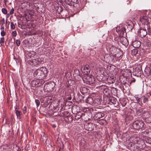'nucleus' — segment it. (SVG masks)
Instances as JSON below:
<instances>
[{
  "mask_svg": "<svg viewBox=\"0 0 151 151\" xmlns=\"http://www.w3.org/2000/svg\"><path fill=\"white\" fill-rule=\"evenodd\" d=\"M48 71L45 67H42L36 70L34 73V76L36 78H42L45 76Z\"/></svg>",
  "mask_w": 151,
  "mask_h": 151,
  "instance_id": "f257e3e1",
  "label": "nucleus"
},
{
  "mask_svg": "<svg viewBox=\"0 0 151 151\" xmlns=\"http://www.w3.org/2000/svg\"><path fill=\"white\" fill-rule=\"evenodd\" d=\"M130 141H132L134 144V146L136 147L135 151H147L145 150H140L141 147L140 143L142 140L136 136L131 137L129 139Z\"/></svg>",
  "mask_w": 151,
  "mask_h": 151,
  "instance_id": "f03ea898",
  "label": "nucleus"
},
{
  "mask_svg": "<svg viewBox=\"0 0 151 151\" xmlns=\"http://www.w3.org/2000/svg\"><path fill=\"white\" fill-rule=\"evenodd\" d=\"M82 79L84 83L88 85H92L95 82L94 77L92 75H84Z\"/></svg>",
  "mask_w": 151,
  "mask_h": 151,
  "instance_id": "7ed1b4c3",
  "label": "nucleus"
},
{
  "mask_svg": "<svg viewBox=\"0 0 151 151\" xmlns=\"http://www.w3.org/2000/svg\"><path fill=\"white\" fill-rule=\"evenodd\" d=\"M141 113L144 117L146 122L147 123L151 122V114L147 111H145L144 109H141L138 111Z\"/></svg>",
  "mask_w": 151,
  "mask_h": 151,
  "instance_id": "20e7f679",
  "label": "nucleus"
},
{
  "mask_svg": "<svg viewBox=\"0 0 151 151\" xmlns=\"http://www.w3.org/2000/svg\"><path fill=\"white\" fill-rule=\"evenodd\" d=\"M144 124L141 121H136L133 122L132 126L136 129H141L144 126Z\"/></svg>",
  "mask_w": 151,
  "mask_h": 151,
  "instance_id": "39448f33",
  "label": "nucleus"
},
{
  "mask_svg": "<svg viewBox=\"0 0 151 151\" xmlns=\"http://www.w3.org/2000/svg\"><path fill=\"white\" fill-rule=\"evenodd\" d=\"M81 70L84 75H88L90 72L91 67L88 65L86 64L82 66Z\"/></svg>",
  "mask_w": 151,
  "mask_h": 151,
  "instance_id": "423d86ee",
  "label": "nucleus"
},
{
  "mask_svg": "<svg viewBox=\"0 0 151 151\" xmlns=\"http://www.w3.org/2000/svg\"><path fill=\"white\" fill-rule=\"evenodd\" d=\"M140 21L142 24L148 25L150 22L148 18L146 16H142L140 18Z\"/></svg>",
  "mask_w": 151,
  "mask_h": 151,
  "instance_id": "0eeeda50",
  "label": "nucleus"
},
{
  "mask_svg": "<svg viewBox=\"0 0 151 151\" xmlns=\"http://www.w3.org/2000/svg\"><path fill=\"white\" fill-rule=\"evenodd\" d=\"M104 58L106 62L109 63L113 61L114 59V56L112 55L106 54L105 55Z\"/></svg>",
  "mask_w": 151,
  "mask_h": 151,
  "instance_id": "6e6552de",
  "label": "nucleus"
},
{
  "mask_svg": "<svg viewBox=\"0 0 151 151\" xmlns=\"http://www.w3.org/2000/svg\"><path fill=\"white\" fill-rule=\"evenodd\" d=\"M109 50L111 54H114V55L116 56L117 53L116 52H121V50L119 49H117L116 47L112 46L109 49Z\"/></svg>",
  "mask_w": 151,
  "mask_h": 151,
  "instance_id": "1a4fd4ad",
  "label": "nucleus"
},
{
  "mask_svg": "<svg viewBox=\"0 0 151 151\" xmlns=\"http://www.w3.org/2000/svg\"><path fill=\"white\" fill-rule=\"evenodd\" d=\"M141 73L142 71L141 70V68H136L133 70V75L137 77L141 76Z\"/></svg>",
  "mask_w": 151,
  "mask_h": 151,
  "instance_id": "9d476101",
  "label": "nucleus"
},
{
  "mask_svg": "<svg viewBox=\"0 0 151 151\" xmlns=\"http://www.w3.org/2000/svg\"><path fill=\"white\" fill-rule=\"evenodd\" d=\"M101 88L103 89V92L105 95L108 96L109 94L110 90L108 87L105 85H102L100 86Z\"/></svg>",
  "mask_w": 151,
  "mask_h": 151,
  "instance_id": "9b49d317",
  "label": "nucleus"
},
{
  "mask_svg": "<svg viewBox=\"0 0 151 151\" xmlns=\"http://www.w3.org/2000/svg\"><path fill=\"white\" fill-rule=\"evenodd\" d=\"M15 108V112L16 114L17 118L19 119H21L22 117V113L19 110V106H16Z\"/></svg>",
  "mask_w": 151,
  "mask_h": 151,
  "instance_id": "f8f14e48",
  "label": "nucleus"
},
{
  "mask_svg": "<svg viewBox=\"0 0 151 151\" xmlns=\"http://www.w3.org/2000/svg\"><path fill=\"white\" fill-rule=\"evenodd\" d=\"M37 78V79L33 81V83H34L35 86L37 85L38 86H40L44 83V81L42 78H39V77Z\"/></svg>",
  "mask_w": 151,
  "mask_h": 151,
  "instance_id": "ddd939ff",
  "label": "nucleus"
},
{
  "mask_svg": "<svg viewBox=\"0 0 151 151\" xmlns=\"http://www.w3.org/2000/svg\"><path fill=\"white\" fill-rule=\"evenodd\" d=\"M147 34V32L145 29H141L139 31V35L141 37H145Z\"/></svg>",
  "mask_w": 151,
  "mask_h": 151,
  "instance_id": "4468645a",
  "label": "nucleus"
},
{
  "mask_svg": "<svg viewBox=\"0 0 151 151\" xmlns=\"http://www.w3.org/2000/svg\"><path fill=\"white\" fill-rule=\"evenodd\" d=\"M104 114L101 112H98L95 113L93 118L97 120L104 116Z\"/></svg>",
  "mask_w": 151,
  "mask_h": 151,
  "instance_id": "2eb2a0df",
  "label": "nucleus"
},
{
  "mask_svg": "<svg viewBox=\"0 0 151 151\" xmlns=\"http://www.w3.org/2000/svg\"><path fill=\"white\" fill-rule=\"evenodd\" d=\"M132 45L135 48H138L141 45L140 42L138 40H135L132 42Z\"/></svg>",
  "mask_w": 151,
  "mask_h": 151,
  "instance_id": "dca6fc26",
  "label": "nucleus"
},
{
  "mask_svg": "<svg viewBox=\"0 0 151 151\" xmlns=\"http://www.w3.org/2000/svg\"><path fill=\"white\" fill-rule=\"evenodd\" d=\"M44 88L47 89V91L50 92L53 90V86L51 84H48L44 87Z\"/></svg>",
  "mask_w": 151,
  "mask_h": 151,
  "instance_id": "f3484780",
  "label": "nucleus"
},
{
  "mask_svg": "<svg viewBox=\"0 0 151 151\" xmlns=\"http://www.w3.org/2000/svg\"><path fill=\"white\" fill-rule=\"evenodd\" d=\"M119 41L120 43L124 45L125 46L127 44V40L124 37H122L120 38Z\"/></svg>",
  "mask_w": 151,
  "mask_h": 151,
  "instance_id": "a211bd4d",
  "label": "nucleus"
},
{
  "mask_svg": "<svg viewBox=\"0 0 151 151\" xmlns=\"http://www.w3.org/2000/svg\"><path fill=\"white\" fill-rule=\"evenodd\" d=\"M85 101L86 103L91 105L93 102V100L91 96H90L87 98Z\"/></svg>",
  "mask_w": 151,
  "mask_h": 151,
  "instance_id": "6ab92c4d",
  "label": "nucleus"
},
{
  "mask_svg": "<svg viewBox=\"0 0 151 151\" xmlns=\"http://www.w3.org/2000/svg\"><path fill=\"white\" fill-rule=\"evenodd\" d=\"M88 89L86 87H81L80 88V91L82 94L88 92Z\"/></svg>",
  "mask_w": 151,
  "mask_h": 151,
  "instance_id": "aec40b11",
  "label": "nucleus"
},
{
  "mask_svg": "<svg viewBox=\"0 0 151 151\" xmlns=\"http://www.w3.org/2000/svg\"><path fill=\"white\" fill-rule=\"evenodd\" d=\"M38 60V59H34L33 60L32 59L29 60V63L31 65H32L33 64L35 65H37V64H39L40 63L39 62V63H37L36 64H35V63H37V61Z\"/></svg>",
  "mask_w": 151,
  "mask_h": 151,
  "instance_id": "412c9836",
  "label": "nucleus"
},
{
  "mask_svg": "<svg viewBox=\"0 0 151 151\" xmlns=\"http://www.w3.org/2000/svg\"><path fill=\"white\" fill-rule=\"evenodd\" d=\"M135 98L136 99L137 102H138L140 105H142L143 103L142 101V97H140L137 96H134Z\"/></svg>",
  "mask_w": 151,
  "mask_h": 151,
  "instance_id": "4be33fe9",
  "label": "nucleus"
},
{
  "mask_svg": "<svg viewBox=\"0 0 151 151\" xmlns=\"http://www.w3.org/2000/svg\"><path fill=\"white\" fill-rule=\"evenodd\" d=\"M145 71L147 76L150 75L151 74V70L150 68H145Z\"/></svg>",
  "mask_w": 151,
  "mask_h": 151,
  "instance_id": "5701e85b",
  "label": "nucleus"
},
{
  "mask_svg": "<svg viewBox=\"0 0 151 151\" xmlns=\"http://www.w3.org/2000/svg\"><path fill=\"white\" fill-rule=\"evenodd\" d=\"M138 52L137 49H133L131 51V54L133 55H135L137 54Z\"/></svg>",
  "mask_w": 151,
  "mask_h": 151,
  "instance_id": "b1692460",
  "label": "nucleus"
},
{
  "mask_svg": "<svg viewBox=\"0 0 151 151\" xmlns=\"http://www.w3.org/2000/svg\"><path fill=\"white\" fill-rule=\"evenodd\" d=\"M116 78L114 77H110L109 79V83H114Z\"/></svg>",
  "mask_w": 151,
  "mask_h": 151,
  "instance_id": "393cba45",
  "label": "nucleus"
},
{
  "mask_svg": "<svg viewBox=\"0 0 151 151\" xmlns=\"http://www.w3.org/2000/svg\"><path fill=\"white\" fill-rule=\"evenodd\" d=\"M142 98L144 103H145L148 101V98L145 96H143Z\"/></svg>",
  "mask_w": 151,
  "mask_h": 151,
  "instance_id": "a878e982",
  "label": "nucleus"
},
{
  "mask_svg": "<svg viewBox=\"0 0 151 151\" xmlns=\"http://www.w3.org/2000/svg\"><path fill=\"white\" fill-rule=\"evenodd\" d=\"M83 115V114H77L75 116V118L76 119H79L81 117H82Z\"/></svg>",
  "mask_w": 151,
  "mask_h": 151,
  "instance_id": "bb28decb",
  "label": "nucleus"
},
{
  "mask_svg": "<svg viewBox=\"0 0 151 151\" xmlns=\"http://www.w3.org/2000/svg\"><path fill=\"white\" fill-rule=\"evenodd\" d=\"M15 43L17 46H19L20 45L21 41L19 40H17L15 41Z\"/></svg>",
  "mask_w": 151,
  "mask_h": 151,
  "instance_id": "cd10ccee",
  "label": "nucleus"
},
{
  "mask_svg": "<svg viewBox=\"0 0 151 151\" xmlns=\"http://www.w3.org/2000/svg\"><path fill=\"white\" fill-rule=\"evenodd\" d=\"M10 27L11 29H14L15 28V26L14 23L12 22H11Z\"/></svg>",
  "mask_w": 151,
  "mask_h": 151,
  "instance_id": "c85d7f7f",
  "label": "nucleus"
},
{
  "mask_svg": "<svg viewBox=\"0 0 151 151\" xmlns=\"http://www.w3.org/2000/svg\"><path fill=\"white\" fill-rule=\"evenodd\" d=\"M2 12L4 14H7V10L4 8H3L1 10Z\"/></svg>",
  "mask_w": 151,
  "mask_h": 151,
  "instance_id": "c756f323",
  "label": "nucleus"
},
{
  "mask_svg": "<svg viewBox=\"0 0 151 151\" xmlns=\"http://www.w3.org/2000/svg\"><path fill=\"white\" fill-rule=\"evenodd\" d=\"M4 37H2L1 38L0 42L1 45L3 44L4 42Z\"/></svg>",
  "mask_w": 151,
  "mask_h": 151,
  "instance_id": "7c9ffc66",
  "label": "nucleus"
},
{
  "mask_svg": "<svg viewBox=\"0 0 151 151\" xmlns=\"http://www.w3.org/2000/svg\"><path fill=\"white\" fill-rule=\"evenodd\" d=\"M35 102L36 104L37 107H38V106H39L40 104V102L39 100L38 99H35Z\"/></svg>",
  "mask_w": 151,
  "mask_h": 151,
  "instance_id": "2f4dec72",
  "label": "nucleus"
},
{
  "mask_svg": "<svg viewBox=\"0 0 151 151\" xmlns=\"http://www.w3.org/2000/svg\"><path fill=\"white\" fill-rule=\"evenodd\" d=\"M12 35L13 37H16L17 35V32L15 31H13L12 33Z\"/></svg>",
  "mask_w": 151,
  "mask_h": 151,
  "instance_id": "473e14b6",
  "label": "nucleus"
},
{
  "mask_svg": "<svg viewBox=\"0 0 151 151\" xmlns=\"http://www.w3.org/2000/svg\"><path fill=\"white\" fill-rule=\"evenodd\" d=\"M1 36L4 37L6 33L4 31V30H3L1 31Z\"/></svg>",
  "mask_w": 151,
  "mask_h": 151,
  "instance_id": "72a5a7b5",
  "label": "nucleus"
},
{
  "mask_svg": "<svg viewBox=\"0 0 151 151\" xmlns=\"http://www.w3.org/2000/svg\"><path fill=\"white\" fill-rule=\"evenodd\" d=\"M129 24H128V25H131L132 27H131V28H130L131 29H132L133 28V26H132V25H133V23H132V22L130 20H129Z\"/></svg>",
  "mask_w": 151,
  "mask_h": 151,
  "instance_id": "f704fd0d",
  "label": "nucleus"
},
{
  "mask_svg": "<svg viewBox=\"0 0 151 151\" xmlns=\"http://www.w3.org/2000/svg\"><path fill=\"white\" fill-rule=\"evenodd\" d=\"M23 43L25 44H27L29 43V41L28 40L25 39L23 41Z\"/></svg>",
  "mask_w": 151,
  "mask_h": 151,
  "instance_id": "c9c22d12",
  "label": "nucleus"
},
{
  "mask_svg": "<svg viewBox=\"0 0 151 151\" xmlns=\"http://www.w3.org/2000/svg\"><path fill=\"white\" fill-rule=\"evenodd\" d=\"M27 28V26H26V24H22V29H25Z\"/></svg>",
  "mask_w": 151,
  "mask_h": 151,
  "instance_id": "e433bc0d",
  "label": "nucleus"
},
{
  "mask_svg": "<svg viewBox=\"0 0 151 151\" xmlns=\"http://www.w3.org/2000/svg\"><path fill=\"white\" fill-rule=\"evenodd\" d=\"M23 113L25 114L27 112V107L26 106H24L23 109Z\"/></svg>",
  "mask_w": 151,
  "mask_h": 151,
  "instance_id": "4c0bfd02",
  "label": "nucleus"
},
{
  "mask_svg": "<svg viewBox=\"0 0 151 151\" xmlns=\"http://www.w3.org/2000/svg\"><path fill=\"white\" fill-rule=\"evenodd\" d=\"M1 25H4L5 23V19L4 18L2 19L1 20Z\"/></svg>",
  "mask_w": 151,
  "mask_h": 151,
  "instance_id": "58836bf2",
  "label": "nucleus"
},
{
  "mask_svg": "<svg viewBox=\"0 0 151 151\" xmlns=\"http://www.w3.org/2000/svg\"><path fill=\"white\" fill-rule=\"evenodd\" d=\"M71 2L73 3L77 4L78 2V0H71Z\"/></svg>",
  "mask_w": 151,
  "mask_h": 151,
  "instance_id": "ea45409f",
  "label": "nucleus"
},
{
  "mask_svg": "<svg viewBox=\"0 0 151 151\" xmlns=\"http://www.w3.org/2000/svg\"><path fill=\"white\" fill-rule=\"evenodd\" d=\"M146 142L149 144H151V139L150 138H148L146 140Z\"/></svg>",
  "mask_w": 151,
  "mask_h": 151,
  "instance_id": "a19ab883",
  "label": "nucleus"
},
{
  "mask_svg": "<svg viewBox=\"0 0 151 151\" xmlns=\"http://www.w3.org/2000/svg\"><path fill=\"white\" fill-rule=\"evenodd\" d=\"M131 142L128 144V146L130 147H132L133 146H134V144L133 142H132V141H130Z\"/></svg>",
  "mask_w": 151,
  "mask_h": 151,
  "instance_id": "79ce46f5",
  "label": "nucleus"
},
{
  "mask_svg": "<svg viewBox=\"0 0 151 151\" xmlns=\"http://www.w3.org/2000/svg\"><path fill=\"white\" fill-rule=\"evenodd\" d=\"M14 9L13 8H12L10 12V14H12L14 13Z\"/></svg>",
  "mask_w": 151,
  "mask_h": 151,
  "instance_id": "37998d69",
  "label": "nucleus"
},
{
  "mask_svg": "<svg viewBox=\"0 0 151 151\" xmlns=\"http://www.w3.org/2000/svg\"><path fill=\"white\" fill-rule=\"evenodd\" d=\"M149 26H147V31L148 33H151V28L148 27Z\"/></svg>",
  "mask_w": 151,
  "mask_h": 151,
  "instance_id": "c03bdc74",
  "label": "nucleus"
},
{
  "mask_svg": "<svg viewBox=\"0 0 151 151\" xmlns=\"http://www.w3.org/2000/svg\"><path fill=\"white\" fill-rule=\"evenodd\" d=\"M146 44L147 46L150 47L151 46V42L147 41L146 42Z\"/></svg>",
  "mask_w": 151,
  "mask_h": 151,
  "instance_id": "a18cd8bd",
  "label": "nucleus"
},
{
  "mask_svg": "<svg viewBox=\"0 0 151 151\" xmlns=\"http://www.w3.org/2000/svg\"><path fill=\"white\" fill-rule=\"evenodd\" d=\"M33 52L34 53L33 54H31V53H29V55L30 56V57H33L35 55V53L34 52Z\"/></svg>",
  "mask_w": 151,
  "mask_h": 151,
  "instance_id": "49530a36",
  "label": "nucleus"
},
{
  "mask_svg": "<svg viewBox=\"0 0 151 151\" xmlns=\"http://www.w3.org/2000/svg\"><path fill=\"white\" fill-rule=\"evenodd\" d=\"M143 132L146 134H148L149 133V132L147 131H145Z\"/></svg>",
  "mask_w": 151,
  "mask_h": 151,
  "instance_id": "de8ad7c7",
  "label": "nucleus"
},
{
  "mask_svg": "<svg viewBox=\"0 0 151 151\" xmlns=\"http://www.w3.org/2000/svg\"><path fill=\"white\" fill-rule=\"evenodd\" d=\"M18 27L19 28H20L22 29V24H21L19 23H18Z\"/></svg>",
  "mask_w": 151,
  "mask_h": 151,
  "instance_id": "09e8293b",
  "label": "nucleus"
},
{
  "mask_svg": "<svg viewBox=\"0 0 151 151\" xmlns=\"http://www.w3.org/2000/svg\"><path fill=\"white\" fill-rule=\"evenodd\" d=\"M1 31H2L3 30H4V25H1Z\"/></svg>",
  "mask_w": 151,
  "mask_h": 151,
  "instance_id": "8fccbe9b",
  "label": "nucleus"
},
{
  "mask_svg": "<svg viewBox=\"0 0 151 151\" xmlns=\"http://www.w3.org/2000/svg\"><path fill=\"white\" fill-rule=\"evenodd\" d=\"M127 72L128 73V75H131V72L130 70H127Z\"/></svg>",
  "mask_w": 151,
  "mask_h": 151,
  "instance_id": "3c124183",
  "label": "nucleus"
},
{
  "mask_svg": "<svg viewBox=\"0 0 151 151\" xmlns=\"http://www.w3.org/2000/svg\"><path fill=\"white\" fill-rule=\"evenodd\" d=\"M65 1L67 3L71 2V0H65Z\"/></svg>",
  "mask_w": 151,
  "mask_h": 151,
  "instance_id": "603ef678",
  "label": "nucleus"
},
{
  "mask_svg": "<svg viewBox=\"0 0 151 151\" xmlns=\"http://www.w3.org/2000/svg\"><path fill=\"white\" fill-rule=\"evenodd\" d=\"M74 72H76V73L77 74L79 73V71L78 70H75Z\"/></svg>",
  "mask_w": 151,
  "mask_h": 151,
  "instance_id": "864d4df0",
  "label": "nucleus"
},
{
  "mask_svg": "<svg viewBox=\"0 0 151 151\" xmlns=\"http://www.w3.org/2000/svg\"><path fill=\"white\" fill-rule=\"evenodd\" d=\"M121 30V31L123 32H124L125 31V29L124 28H122Z\"/></svg>",
  "mask_w": 151,
  "mask_h": 151,
  "instance_id": "5fc2aeb1",
  "label": "nucleus"
},
{
  "mask_svg": "<svg viewBox=\"0 0 151 151\" xmlns=\"http://www.w3.org/2000/svg\"><path fill=\"white\" fill-rule=\"evenodd\" d=\"M71 97H68L67 98V99L68 100H71Z\"/></svg>",
  "mask_w": 151,
  "mask_h": 151,
  "instance_id": "6e6d98bb",
  "label": "nucleus"
},
{
  "mask_svg": "<svg viewBox=\"0 0 151 151\" xmlns=\"http://www.w3.org/2000/svg\"><path fill=\"white\" fill-rule=\"evenodd\" d=\"M8 24L9 25V21L7 22V19H6V24Z\"/></svg>",
  "mask_w": 151,
  "mask_h": 151,
  "instance_id": "4d7b16f0",
  "label": "nucleus"
},
{
  "mask_svg": "<svg viewBox=\"0 0 151 151\" xmlns=\"http://www.w3.org/2000/svg\"><path fill=\"white\" fill-rule=\"evenodd\" d=\"M4 4L6 5V3L7 1V0H4Z\"/></svg>",
  "mask_w": 151,
  "mask_h": 151,
  "instance_id": "13d9d810",
  "label": "nucleus"
},
{
  "mask_svg": "<svg viewBox=\"0 0 151 151\" xmlns=\"http://www.w3.org/2000/svg\"><path fill=\"white\" fill-rule=\"evenodd\" d=\"M56 126L54 124H53L52 125V127H53V128H55L56 127Z\"/></svg>",
  "mask_w": 151,
  "mask_h": 151,
  "instance_id": "bf43d9fd",
  "label": "nucleus"
},
{
  "mask_svg": "<svg viewBox=\"0 0 151 151\" xmlns=\"http://www.w3.org/2000/svg\"><path fill=\"white\" fill-rule=\"evenodd\" d=\"M149 17H150V19H151V13L149 15Z\"/></svg>",
  "mask_w": 151,
  "mask_h": 151,
  "instance_id": "052dcab7",
  "label": "nucleus"
},
{
  "mask_svg": "<svg viewBox=\"0 0 151 151\" xmlns=\"http://www.w3.org/2000/svg\"><path fill=\"white\" fill-rule=\"evenodd\" d=\"M136 80L135 79H134L132 81V82H135Z\"/></svg>",
  "mask_w": 151,
  "mask_h": 151,
  "instance_id": "680f3d73",
  "label": "nucleus"
},
{
  "mask_svg": "<svg viewBox=\"0 0 151 151\" xmlns=\"http://www.w3.org/2000/svg\"><path fill=\"white\" fill-rule=\"evenodd\" d=\"M75 108V107H74L73 108H72V111H73L74 110Z\"/></svg>",
  "mask_w": 151,
  "mask_h": 151,
  "instance_id": "e2e57ef3",
  "label": "nucleus"
},
{
  "mask_svg": "<svg viewBox=\"0 0 151 151\" xmlns=\"http://www.w3.org/2000/svg\"><path fill=\"white\" fill-rule=\"evenodd\" d=\"M149 94L150 95V96H151V91H150V92H149Z\"/></svg>",
  "mask_w": 151,
  "mask_h": 151,
  "instance_id": "0e129e2a",
  "label": "nucleus"
},
{
  "mask_svg": "<svg viewBox=\"0 0 151 151\" xmlns=\"http://www.w3.org/2000/svg\"><path fill=\"white\" fill-rule=\"evenodd\" d=\"M15 41V38H14V42Z\"/></svg>",
  "mask_w": 151,
  "mask_h": 151,
  "instance_id": "69168bd1",
  "label": "nucleus"
},
{
  "mask_svg": "<svg viewBox=\"0 0 151 151\" xmlns=\"http://www.w3.org/2000/svg\"><path fill=\"white\" fill-rule=\"evenodd\" d=\"M59 151H60V149L59 150Z\"/></svg>",
  "mask_w": 151,
  "mask_h": 151,
  "instance_id": "338daca9",
  "label": "nucleus"
},
{
  "mask_svg": "<svg viewBox=\"0 0 151 151\" xmlns=\"http://www.w3.org/2000/svg\"><path fill=\"white\" fill-rule=\"evenodd\" d=\"M118 56H120V55H118Z\"/></svg>",
  "mask_w": 151,
  "mask_h": 151,
  "instance_id": "774afa93",
  "label": "nucleus"
}]
</instances>
